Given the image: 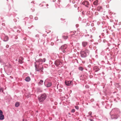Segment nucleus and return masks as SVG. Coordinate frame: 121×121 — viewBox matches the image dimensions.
I'll use <instances>...</instances> for the list:
<instances>
[{
	"label": "nucleus",
	"instance_id": "nucleus-16",
	"mask_svg": "<svg viewBox=\"0 0 121 121\" xmlns=\"http://www.w3.org/2000/svg\"><path fill=\"white\" fill-rule=\"evenodd\" d=\"M102 7L101 6H98L97 8V10L98 11H100L101 9H102Z\"/></svg>",
	"mask_w": 121,
	"mask_h": 121
},
{
	"label": "nucleus",
	"instance_id": "nucleus-21",
	"mask_svg": "<svg viewBox=\"0 0 121 121\" xmlns=\"http://www.w3.org/2000/svg\"><path fill=\"white\" fill-rule=\"evenodd\" d=\"M3 113L2 111L1 110H0V115H2Z\"/></svg>",
	"mask_w": 121,
	"mask_h": 121
},
{
	"label": "nucleus",
	"instance_id": "nucleus-3",
	"mask_svg": "<svg viewBox=\"0 0 121 121\" xmlns=\"http://www.w3.org/2000/svg\"><path fill=\"white\" fill-rule=\"evenodd\" d=\"M88 52V51L86 49L84 51H82L80 52L81 56L83 57H86L87 55L86 53Z\"/></svg>",
	"mask_w": 121,
	"mask_h": 121
},
{
	"label": "nucleus",
	"instance_id": "nucleus-32",
	"mask_svg": "<svg viewBox=\"0 0 121 121\" xmlns=\"http://www.w3.org/2000/svg\"><path fill=\"white\" fill-rule=\"evenodd\" d=\"M23 121H24V120H23Z\"/></svg>",
	"mask_w": 121,
	"mask_h": 121
},
{
	"label": "nucleus",
	"instance_id": "nucleus-6",
	"mask_svg": "<svg viewBox=\"0 0 121 121\" xmlns=\"http://www.w3.org/2000/svg\"><path fill=\"white\" fill-rule=\"evenodd\" d=\"M82 4L85 5V6L87 7H88L89 4L88 2L87 1H84L82 3Z\"/></svg>",
	"mask_w": 121,
	"mask_h": 121
},
{
	"label": "nucleus",
	"instance_id": "nucleus-24",
	"mask_svg": "<svg viewBox=\"0 0 121 121\" xmlns=\"http://www.w3.org/2000/svg\"><path fill=\"white\" fill-rule=\"evenodd\" d=\"M1 91H2V92L3 91V89L2 88L0 89V92H1Z\"/></svg>",
	"mask_w": 121,
	"mask_h": 121
},
{
	"label": "nucleus",
	"instance_id": "nucleus-18",
	"mask_svg": "<svg viewBox=\"0 0 121 121\" xmlns=\"http://www.w3.org/2000/svg\"><path fill=\"white\" fill-rule=\"evenodd\" d=\"M20 104L18 102H16L15 103V106L16 107H17L19 106Z\"/></svg>",
	"mask_w": 121,
	"mask_h": 121
},
{
	"label": "nucleus",
	"instance_id": "nucleus-5",
	"mask_svg": "<svg viewBox=\"0 0 121 121\" xmlns=\"http://www.w3.org/2000/svg\"><path fill=\"white\" fill-rule=\"evenodd\" d=\"M55 64L56 65L59 66L61 65L62 63L59 60H57L55 61Z\"/></svg>",
	"mask_w": 121,
	"mask_h": 121
},
{
	"label": "nucleus",
	"instance_id": "nucleus-23",
	"mask_svg": "<svg viewBox=\"0 0 121 121\" xmlns=\"http://www.w3.org/2000/svg\"><path fill=\"white\" fill-rule=\"evenodd\" d=\"M75 112V110L74 109H73L71 110V112Z\"/></svg>",
	"mask_w": 121,
	"mask_h": 121
},
{
	"label": "nucleus",
	"instance_id": "nucleus-28",
	"mask_svg": "<svg viewBox=\"0 0 121 121\" xmlns=\"http://www.w3.org/2000/svg\"><path fill=\"white\" fill-rule=\"evenodd\" d=\"M42 55V54H40L39 55L40 56H41Z\"/></svg>",
	"mask_w": 121,
	"mask_h": 121
},
{
	"label": "nucleus",
	"instance_id": "nucleus-8",
	"mask_svg": "<svg viewBox=\"0 0 121 121\" xmlns=\"http://www.w3.org/2000/svg\"><path fill=\"white\" fill-rule=\"evenodd\" d=\"M66 48V46L65 45L62 46L61 47V49L62 50L65 49Z\"/></svg>",
	"mask_w": 121,
	"mask_h": 121
},
{
	"label": "nucleus",
	"instance_id": "nucleus-9",
	"mask_svg": "<svg viewBox=\"0 0 121 121\" xmlns=\"http://www.w3.org/2000/svg\"><path fill=\"white\" fill-rule=\"evenodd\" d=\"M99 69V68L97 66H96L94 67V70L95 72L97 71Z\"/></svg>",
	"mask_w": 121,
	"mask_h": 121
},
{
	"label": "nucleus",
	"instance_id": "nucleus-31",
	"mask_svg": "<svg viewBox=\"0 0 121 121\" xmlns=\"http://www.w3.org/2000/svg\"><path fill=\"white\" fill-rule=\"evenodd\" d=\"M97 13V14H98V13H97V12H96V13Z\"/></svg>",
	"mask_w": 121,
	"mask_h": 121
},
{
	"label": "nucleus",
	"instance_id": "nucleus-19",
	"mask_svg": "<svg viewBox=\"0 0 121 121\" xmlns=\"http://www.w3.org/2000/svg\"><path fill=\"white\" fill-rule=\"evenodd\" d=\"M68 36H63V38L65 39H67L68 38Z\"/></svg>",
	"mask_w": 121,
	"mask_h": 121
},
{
	"label": "nucleus",
	"instance_id": "nucleus-14",
	"mask_svg": "<svg viewBox=\"0 0 121 121\" xmlns=\"http://www.w3.org/2000/svg\"><path fill=\"white\" fill-rule=\"evenodd\" d=\"M52 84L50 82H48L47 85V87H49L52 85Z\"/></svg>",
	"mask_w": 121,
	"mask_h": 121
},
{
	"label": "nucleus",
	"instance_id": "nucleus-12",
	"mask_svg": "<svg viewBox=\"0 0 121 121\" xmlns=\"http://www.w3.org/2000/svg\"><path fill=\"white\" fill-rule=\"evenodd\" d=\"M4 116L2 115H0V120H2L4 119Z\"/></svg>",
	"mask_w": 121,
	"mask_h": 121
},
{
	"label": "nucleus",
	"instance_id": "nucleus-30",
	"mask_svg": "<svg viewBox=\"0 0 121 121\" xmlns=\"http://www.w3.org/2000/svg\"><path fill=\"white\" fill-rule=\"evenodd\" d=\"M52 44H53V43H51V44H52Z\"/></svg>",
	"mask_w": 121,
	"mask_h": 121
},
{
	"label": "nucleus",
	"instance_id": "nucleus-17",
	"mask_svg": "<svg viewBox=\"0 0 121 121\" xmlns=\"http://www.w3.org/2000/svg\"><path fill=\"white\" fill-rule=\"evenodd\" d=\"M8 39L9 38L8 36H5L4 39V40L5 41H6L8 40Z\"/></svg>",
	"mask_w": 121,
	"mask_h": 121
},
{
	"label": "nucleus",
	"instance_id": "nucleus-13",
	"mask_svg": "<svg viewBox=\"0 0 121 121\" xmlns=\"http://www.w3.org/2000/svg\"><path fill=\"white\" fill-rule=\"evenodd\" d=\"M43 82V81L42 80H40V81L38 83V85H41L42 84Z\"/></svg>",
	"mask_w": 121,
	"mask_h": 121
},
{
	"label": "nucleus",
	"instance_id": "nucleus-27",
	"mask_svg": "<svg viewBox=\"0 0 121 121\" xmlns=\"http://www.w3.org/2000/svg\"><path fill=\"white\" fill-rule=\"evenodd\" d=\"M89 114L90 115H91V112H89Z\"/></svg>",
	"mask_w": 121,
	"mask_h": 121
},
{
	"label": "nucleus",
	"instance_id": "nucleus-15",
	"mask_svg": "<svg viewBox=\"0 0 121 121\" xmlns=\"http://www.w3.org/2000/svg\"><path fill=\"white\" fill-rule=\"evenodd\" d=\"M30 80V78L29 77H27L25 79V80L27 82H29Z\"/></svg>",
	"mask_w": 121,
	"mask_h": 121
},
{
	"label": "nucleus",
	"instance_id": "nucleus-26",
	"mask_svg": "<svg viewBox=\"0 0 121 121\" xmlns=\"http://www.w3.org/2000/svg\"><path fill=\"white\" fill-rule=\"evenodd\" d=\"M63 52L64 53H65L66 52V51L65 50H63Z\"/></svg>",
	"mask_w": 121,
	"mask_h": 121
},
{
	"label": "nucleus",
	"instance_id": "nucleus-1",
	"mask_svg": "<svg viewBox=\"0 0 121 121\" xmlns=\"http://www.w3.org/2000/svg\"><path fill=\"white\" fill-rule=\"evenodd\" d=\"M43 60L41 59H39L35 63V65L36 68V70L37 71L43 72V66L41 65L40 66V64H42Z\"/></svg>",
	"mask_w": 121,
	"mask_h": 121
},
{
	"label": "nucleus",
	"instance_id": "nucleus-22",
	"mask_svg": "<svg viewBox=\"0 0 121 121\" xmlns=\"http://www.w3.org/2000/svg\"><path fill=\"white\" fill-rule=\"evenodd\" d=\"M75 108L77 109H78L79 108L77 106H75Z\"/></svg>",
	"mask_w": 121,
	"mask_h": 121
},
{
	"label": "nucleus",
	"instance_id": "nucleus-4",
	"mask_svg": "<svg viewBox=\"0 0 121 121\" xmlns=\"http://www.w3.org/2000/svg\"><path fill=\"white\" fill-rule=\"evenodd\" d=\"M65 84L67 86H70L72 84L73 82L72 81H65Z\"/></svg>",
	"mask_w": 121,
	"mask_h": 121
},
{
	"label": "nucleus",
	"instance_id": "nucleus-10",
	"mask_svg": "<svg viewBox=\"0 0 121 121\" xmlns=\"http://www.w3.org/2000/svg\"><path fill=\"white\" fill-rule=\"evenodd\" d=\"M93 4L95 5H97L98 4V0H96L93 3Z\"/></svg>",
	"mask_w": 121,
	"mask_h": 121
},
{
	"label": "nucleus",
	"instance_id": "nucleus-11",
	"mask_svg": "<svg viewBox=\"0 0 121 121\" xmlns=\"http://www.w3.org/2000/svg\"><path fill=\"white\" fill-rule=\"evenodd\" d=\"M87 44V43L86 42H84L82 43L83 46L84 47H85Z\"/></svg>",
	"mask_w": 121,
	"mask_h": 121
},
{
	"label": "nucleus",
	"instance_id": "nucleus-25",
	"mask_svg": "<svg viewBox=\"0 0 121 121\" xmlns=\"http://www.w3.org/2000/svg\"><path fill=\"white\" fill-rule=\"evenodd\" d=\"M42 60H43V61L44 62H45V61L46 59L45 58L43 59H42Z\"/></svg>",
	"mask_w": 121,
	"mask_h": 121
},
{
	"label": "nucleus",
	"instance_id": "nucleus-29",
	"mask_svg": "<svg viewBox=\"0 0 121 121\" xmlns=\"http://www.w3.org/2000/svg\"><path fill=\"white\" fill-rule=\"evenodd\" d=\"M35 19H37V17H35Z\"/></svg>",
	"mask_w": 121,
	"mask_h": 121
},
{
	"label": "nucleus",
	"instance_id": "nucleus-2",
	"mask_svg": "<svg viewBox=\"0 0 121 121\" xmlns=\"http://www.w3.org/2000/svg\"><path fill=\"white\" fill-rule=\"evenodd\" d=\"M47 97V95L45 94L42 95L38 98L39 101L41 102H43Z\"/></svg>",
	"mask_w": 121,
	"mask_h": 121
},
{
	"label": "nucleus",
	"instance_id": "nucleus-7",
	"mask_svg": "<svg viewBox=\"0 0 121 121\" xmlns=\"http://www.w3.org/2000/svg\"><path fill=\"white\" fill-rule=\"evenodd\" d=\"M23 60V58L21 56L19 58L18 62L20 64H22L23 62L22 61Z\"/></svg>",
	"mask_w": 121,
	"mask_h": 121
},
{
	"label": "nucleus",
	"instance_id": "nucleus-20",
	"mask_svg": "<svg viewBox=\"0 0 121 121\" xmlns=\"http://www.w3.org/2000/svg\"><path fill=\"white\" fill-rule=\"evenodd\" d=\"M79 69L81 71H82L83 70V68L81 67H80L79 68Z\"/></svg>",
	"mask_w": 121,
	"mask_h": 121
}]
</instances>
